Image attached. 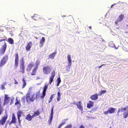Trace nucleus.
Returning a JSON list of instances; mask_svg holds the SVG:
<instances>
[{
    "label": "nucleus",
    "instance_id": "1",
    "mask_svg": "<svg viewBox=\"0 0 128 128\" xmlns=\"http://www.w3.org/2000/svg\"><path fill=\"white\" fill-rule=\"evenodd\" d=\"M31 92V89H30L26 95V100L28 103H30V102H33L36 99H37L39 96V92H37L33 94L31 97L30 95Z\"/></svg>",
    "mask_w": 128,
    "mask_h": 128
},
{
    "label": "nucleus",
    "instance_id": "2",
    "mask_svg": "<svg viewBox=\"0 0 128 128\" xmlns=\"http://www.w3.org/2000/svg\"><path fill=\"white\" fill-rule=\"evenodd\" d=\"M55 76V71L53 70L51 72V76L49 78V81L48 84L45 85L43 88L42 93V95L40 96L41 98H44L46 95V92L48 84L50 85L53 81L54 78Z\"/></svg>",
    "mask_w": 128,
    "mask_h": 128
},
{
    "label": "nucleus",
    "instance_id": "3",
    "mask_svg": "<svg viewBox=\"0 0 128 128\" xmlns=\"http://www.w3.org/2000/svg\"><path fill=\"white\" fill-rule=\"evenodd\" d=\"M8 59V55H5L1 59L0 61V67H2L4 66L7 62Z\"/></svg>",
    "mask_w": 128,
    "mask_h": 128
},
{
    "label": "nucleus",
    "instance_id": "4",
    "mask_svg": "<svg viewBox=\"0 0 128 128\" xmlns=\"http://www.w3.org/2000/svg\"><path fill=\"white\" fill-rule=\"evenodd\" d=\"M52 68L49 66H44L42 68V70L44 73L45 74H50L51 72Z\"/></svg>",
    "mask_w": 128,
    "mask_h": 128
},
{
    "label": "nucleus",
    "instance_id": "5",
    "mask_svg": "<svg viewBox=\"0 0 128 128\" xmlns=\"http://www.w3.org/2000/svg\"><path fill=\"white\" fill-rule=\"evenodd\" d=\"M8 118V115L7 114L3 116L0 120V126L4 125L6 122Z\"/></svg>",
    "mask_w": 128,
    "mask_h": 128
},
{
    "label": "nucleus",
    "instance_id": "6",
    "mask_svg": "<svg viewBox=\"0 0 128 128\" xmlns=\"http://www.w3.org/2000/svg\"><path fill=\"white\" fill-rule=\"evenodd\" d=\"M15 58L14 60V69H16L18 65L19 58L18 53L15 54Z\"/></svg>",
    "mask_w": 128,
    "mask_h": 128
},
{
    "label": "nucleus",
    "instance_id": "7",
    "mask_svg": "<svg viewBox=\"0 0 128 128\" xmlns=\"http://www.w3.org/2000/svg\"><path fill=\"white\" fill-rule=\"evenodd\" d=\"M115 111V108L111 107L108 108V110L105 111L104 114L105 115H107L108 114H112L114 113Z\"/></svg>",
    "mask_w": 128,
    "mask_h": 128
},
{
    "label": "nucleus",
    "instance_id": "8",
    "mask_svg": "<svg viewBox=\"0 0 128 128\" xmlns=\"http://www.w3.org/2000/svg\"><path fill=\"white\" fill-rule=\"evenodd\" d=\"M35 20H40L41 22H44L45 20L44 18H41L40 16L34 14L32 17Z\"/></svg>",
    "mask_w": 128,
    "mask_h": 128
},
{
    "label": "nucleus",
    "instance_id": "9",
    "mask_svg": "<svg viewBox=\"0 0 128 128\" xmlns=\"http://www.w3.org/2000/svg\"><path fill=\"white\" fill-rule=\"evenodd\" d=\"M4 99L3 105H4L8 104L10 101V98L8 96V95L6 94L4 95Z\"/></svg>",
    "mask_w": 128,
    "mask_h": 128
},
{
    "label": "nucleus",
    "instance_id": "10",
    "mask_svg": "<svg viewBox=\"0 0 128 128\" xmlns=\"http://www.w3.org/2000/svg\"><path fill=\"white\" fill-rule=\"evenodd\" d=\"M76 105L78 108L81 111L83 110V108L82 106V103L80 101L76 102Z\"/></svg>",
    "mask_w": 128,
    "mask_h": 128
},
{
    "label": "nucleus",
    "instance_id": "11",
    "mask_svg": "<svg viewBox=\"0 0 128 128\" xmlns=\"http://www.w3.org/2000/svg\"><path fill=\"white\" fill-rule=\"evenodd\" d=\"M32 42L31 41H30L27 43L26 46V49L27 52L30 51L32 46Z\"/></svg>",
    "mask_w": 128,
    "mask_h": 128
},
{
    "label": "nucleus",
    "instance_id": "12",
    "mask_svg": "<svg viewBox=\"0 0 128 128\" xmlns=\"http://www.w3.org/2000/svg\"><path fill=\"white\" fill-rule=\"evenodd\" d=\"M94 102L91 100H90L87 104V107L88 108H90L94 106Z\"/></svg>",
    "mask_w": 128,
    "mask_h": 128
},
{
    "label": "nucleus",
    "instance_id": "13",
    "mask_svg": "<svg viewBox=\"0 0 128 128\" xmlns=\"http://www.w3.org/2000/svg\"><path fill=\"white\" fill-rule=\"evenodd\" d=\"M98 94H96L91 96L90 97V99L92 100H96L98 98Z\"/></svg>",
    "mask_w": 128,
    "mask_h": 128
},
{
    "label": "nucleus",
    "instance_id": "14",
    "mask_svg": "<svg viewBox=\"0 0 128 128\" xmlns=\"http://www.w3.org/2000/svg\"><path fill=\"white\" fill-rule=\"evenodd\" d=\"M16 118L15 116L14 115V114H12V120L9 122L10 124H15L16 123Z\"/></svg>",
    "mask_w": 128,
    "mask_h": 128
},
{
    "label": "nucleus",
    "instance_id": "15",
    "mask_svg": "<svg viewBox=\"0 0 128 128\" xmlns=\"http://www.w3.org/2000/svg\"><path fill=\"white\" fill-rule=\"evenodd\" d=\"M67 59L68 61V65L69 66H71L72 64V61L71 60V57L70 55L69 54H68L67 55Z\"/></svg>",
    "mask_w": 128,
    "mask_h": 128
},
{
    "label": "nucleus",
    "instance_id": "16",
    "mask_svg": "<svg viewBox=\"0 0 128 128\" xmlns=\"http://www.w3.org/2000/svg\"><path fill=\"white\" fill-rule=\"evenodd\" d=\"M34 117L32 115L31 116L30 114H27L26 116L25 119L29 121H30L32 120V118Z\"/></svg>",
    "mask_w": 128,
    "mask_h": 128
},
{
    "label": "nucleus",
    "instance_id": "17",
    "mask_svg": "<svg viewBox=\"0 0 128 128\" xmlns=\"http://www.w3.org/2000/svg\"><path fill=\"white\" fill-rule=\"evenodd\" d=\"M25 66L24 65L20 64V70L19 72L24 73V69Z\"/></svg>",
    "mask_w": 128,
    "mask_h": 128
},
{
    "label": "nucleus",
    "instance_id": "18",
    "mask_svg": "<svg viewBox=\"0 0 128 128\" xmlns=\"http://www.w3.org/2000/svg\"><path fill=\"white\" fill-rule=\"evenodd\" d=\"M38 68V66H36L32 70V73H31V74L32 76L35 75L36 73V71Z\"/></svg>",
    "mask_w": 128,
    "mask_h": 128
},
{
    "label": "nucleus",
    "instance_id": "19",
    "mask_svg": "<svg viewBox=\"0 0 128 128\" xmlns=\"http://www.w3.org/2000/svg\"><path fill=\"white\" fill-rule=\"evenodd\" d=\"M40 112L38 110H37L36 111L34 112V114H32L34 117L38 116L39 115Z\"/></svg>",
    "mask_w": 128,
    "mask_h": 128
},
{
    "label": "nucleus",
    "instance_id": "20",
    "mask_svg": "<svg viewBox=\"0 0 128 128\" xmlns=\"http://www.w3.org/2000/svg\"><path fill=\"white\" fill-rule=\"evenodd\" d=\"M34 64L33 62H31L29 64L28 67L30 70L32 67L34 66Z\"/></svg>",
    "mask_w": 128,
    "mask_h": 128
},
{
    "label": "nucleus",
    "instance_id": "21",
    "mask_svg": "<svg viewBox=\"0 0 128 128\" xmlns=\"http://www.w3.org/2000/svg\"><path fill=\"white\" fill-rule=\"evenodd\" d=\"M16 102H15V104L16 105H19L20 106H21V104L20 100H19L17 98H16Z\"/></svg>",
    "mask_w": 128,
    "mask_h": 128
},
{
    "label": "nucleus",
    "instance_id": "22",
    "mask_svg": "<svg viewBox=\"0 0 128 128\" xmlns=\"http://www.w3.org/2000/svg\"><path fill=\"white\" fill-rule=\"evenodd\" d=\"M124 17V16L122 14H120L118 18L117 19L118 21H121L123 20Z\"/></svg>",
    "mask_w": 128,
    "mask_h": 128
},
{
    "label": "nucleus",
    "instance_id": "23",
    "mask_svg": "<svg viewBox=\"0 0 128 128\" xmlns=\"http://www.w3.org/2000/svg\"><path fill=\"white\" fill-rule=\"evenodd\" d=\"M45 40L44 37H42L40 41V44L42 46L45 42Z\"/></svg>",
    "mask_w": 128,
    "mask_h": 128
},
{
    "label": "nucleus",
    "instance_id": "24",
    "mask_svg": "<svg viewBox=\"0 0 128 128\" xmlns=\"http://www.w3.org/2000/svg\"><path fill=\"white\" fill-rule=\"evenodd\" d=\"M123 118H126L128 116V110L124 112L123 114Z\"/></svg>",
    "mask_w": 128,
    "mask_h": 128
},
{
    "label": "nucleus",
    "instance_id": "25",
    "mask_svg": "<svg viewBox=\"0 0 128 128\" xmlns=\"http://www.w3.org/2000/svg\"><path fill=\"white\" fill-rule=\"evenodd\" d=\"M22 112L21 110L18 111L17 112V115L18 118H20L22 114Z\"/></svg>",
    "mask_w": 128,
    "mask_h": 128
},
{
    "label": "nucleus",
    "instance_id": "26",
    "mask_svg": "<svg viewBox=\"0 0 128 128\" xmlns=\"http://www.w3.org/2000/svg\"><path fill=\"white\" fill-rule=\"evenodd\" d=\"M7 41L10 44H12L14 43L13 40L11 38H9L8 39Z\"/></svg>",
    "mask_w": 128,
    "mask_h": 128
},
{
    "label": "nucleus",
    "instance_id": "27",
    "mask_svg": "<svg viewBox=\"0 0 128 128\" xmlns=\"http://www.w3.org/2000/svg\"><path fill=\"white\" fill-rule=\"evenodd\" d=\"M56 54V52H54L49 55L50 58H51L53 59L55 56V55Z\"/></svg>",
    "mask_w": 128,
    "mask_h": 128
},
{
    "label": "nucleus",
    "instance_id": "28",
    "mask_svg": "<svg viewBox=\"0 0 128 128\" xmlns=\"http://www.w3.org/2000/svg\"><path fill=\"white\" fill-rule=\"evenodd\" d=\"M6 44L5 42H4V44L2 46V49L3 50H4L6 51Z\"/></svg>",
    "mask_w": 128,
    "mask_h": 128
},
{
    "label": "nucleus",
    "instance_id": "29",
    "mask_svg": "<svg viewBox=\"0 0 128 128\" xmlns=\"http://www.w3.org/2000/svg\"><path fill=\"white\" fill-rule=\"evenodd\" d=\"M58 97L57 98V100L58 101H59L60 99V94L59 92H58L57 93Z\"/></svg>",
    "mask_w": 128,
    "mask_h": 128
},
{
    "label": "nucleus",
    "instance_id": "30",
    "mask_svg": "<svg viewBox=\"0 0 128 128\" xmlns=\"http://www.w3.org/2000/svg\"><path fill=\"white\" fill-rule=\"evenodd\" d=\"M61 80L60 77H58V78L57 80V84L56 86H59L60 83L61 82Z\"/></svg>",
    "mask_w": 128,
    "mask_h": 128
},
{
    "label": "nucleus",
    "instance_id": "31",
    "mask_svg": "<svg viewBox=\"0 0 128 128\" xmlns=\"http://www.w3.org/2000/svg\"><path fill=\"white\" fill-rule=\"evenodd\" d=\"M22 81L23 82V84L22 86V88H24L26 86V82L24 78L22 80Z\"/></svg>",
    "mask_w": 128,
    "mask_h": 128
},
{
    "label": "nucleus",
    "instance_id": "32",
    "mask_svg": "<svg viewBox=\"0 0 128 128\" xmlns=\"http://www.w3.org/2000/svg\"><path fill=\"white\" fill-rule=\"evenodd\" d=\"M106 92L105 90H101L99 93V95L101 96L102 94H104Z\"/></svg>",
    "mask_w": 128,
    "mask_h": 128
},
{
    "label": "nucleus",
    "instance_id": "33",
    "mask_svg": "<svg viewBox=\"0 0 128 128\" xmlns=\"http://www.w3.org/2000/svg\"><path fill=\"white\" fill-rule=\"evenodd\" d=\"M5 51H6L2 49L0 50V56L3 55L5 53Z\"/></svg>",
    "mask_w": 128,
    "mask_h": 128
},
{
    "label": "nucleus",
    "instance_id": "34",
    "mask_svg": "<svg viewBox=\"0 0 128 128\" xmlns=\"http://www.w3.org/2000/svg\"><path fill=\"white\" fill-rule=\"evenodd\" d=\"M0 38H2V37H0ZM7 40V38L5 36H4V38H3V39L1 40H0V42L3 41H4V40Z\"/></svg>",
    "mask_w": 128,
    "mask_h": 128
},
{
    "label": "nucleus",
    "instance_id": "35",
    "mask_svg": "<svg viewBox=\"0 0 128 128\" xmlns=\"http://www.w3.org/2000/svg\"><path fill=\"white\" fill-rule=\"evenodd\" d=\"M21 101L22 102L23 104H24L25 103V97H22L21 98Z\"/></svg>",
    "mask_w": 128,
    "mask_h": 128
},
{
    "label": "nucleus",
    "instance_id": "36",
    "mask_svg": "<svg viewBox=\"0 0 128 128\" xmlns=\"http://www.w3.org/2000/svg\"><path fill=\"white\" fill-rule=\"evenodd\" d=\"M24 58H22L21 59V62L20 64L24 65Z\"/></svg>",
    "mask_w": 128,
    "mask_h": 128
},
{
    "label": "nucleus",
    "instance_id": "37",
    "mask_svg": "<svg viewBox=\"0 0 128 128\" xmlns=\"http://www.w3.org/2000/svg\"><path fill=\"white\" fill-rule=\"evenodd\" d=\"M3 110V109L2 108V107L1 105V99L0 98V111L2 112Z\"/></svg>",
    "mask_w": 128,
    "mask_h": 128
},
{
    "label": "nucleus",
    "instance_id": "38",
    "mask_svg": "<svg viewBox=\"0 0 128 128\" xmlns=\"http://www.w3.org/2000/svg\"><path fill=\"white\" fill-rule=\"evenodd\" d=\"M54 108V107L53 106L52 107L50 116H53Z\"/></svg>",
    "mask_w": 128,
    "mask_h": 128
},
{
    "label": "nucleus",
    "instance_id": "39",
    "mask_svg": "<svg viewBox=\"0 0 128 128\" xmlns=\"http://www.w3.org/2000/svg\"><path fill=\"white\" fill-rule=\"evenodd\" d=\"M66 123V122H63L61 124L58 126V128H60L62 126Z\"/></svg>",
    "mask_w": 128,
    "mask_h": 128
},
{
    "label": "nucleus",
    "instance_id": "40",
    "mask_svg": "<svg viewBox=\"0 0 128 128\" xmlns=\"http://www.w3.org/2000/svg\"><path fill=\"white\" fill-rule=\"evenodd\" d=\"M72 126V125L70 124L67 125L64 128H71Z\"/></svg>",
    "mask_w": 128,
    "mask_h": 128
},
{
    "label": "nucleus",
    "instance_id": "41",
    "mask_svg": "<svg viewBox=\"0 0 128 128\" xmlns=\"http://www.w3.org/2000/svg\"><path fill=\"white\" fill-rule=\"evenodd\" d=\"M0 89L2 90H4L5 89L4 86L3 84H2L1 85L0 87Z\"/></svg>",
    "mask_w": 128,
    "mask_h": 128
},
{
    "label": "nucleus",
    "instance_id": "42",
    "mask_svg": "<svg viewBox=\"0 0 128 128\" xmlns=\"http://www.w3.org/2000/svg\"><path fill=\"white\" fill-rule=\"evenodd\" d=\"M53 116H50V118L49 120V122H52V120L53 118Z\"/></svg>",
    "mask_w": 128,
    "mask_h": 128
},
{
    "label": "nucleus",
    "instance_id": "43",
    "mask_svg": "<svg viewBox=\"0 0 128 128\" xmlns=\"http://www.w3.org/2000/svg\"><path fill=\"white\" fill-rule=\"evenodd\" d=\"M126 110V108L124 107V108H121V110L122 112H123L124 110Z\"/></svg>",
    "mask_w": 128,
    "mask_h": 128
},
{
    "label": "nucleus",
    "instance_id": "44",
    "mask_svg": "<svg viewBox=\"0 0 128 128\" xmlns=\"http://www.w3.org/2000/svg\"><path fill=\"white\" fill-rule=\"evenodd\" d=\"M14 99L13 98V99H11L10 100V104L11 105L12 104H13L14 103Z\"/></svg>",
    "mask_w": 128,
    "mask_h": 128
},
{
    "label": "nucleus",
    "instance_id": "45",
    "mask_svg": "<svg viewBox=\"0 0 128 128\" xmlns=\"http://www.w3.org/2000/svg\"><path fill=\"white\" fill-rule=\"evenodd\" d=\"M52 98L50 96V99H49V100H48V102L49 103H50L51 102L52 100Z\"/></svg>",
    "mask_w": 128,
    "mask_h": 128
},
{
    "label": "nucleus",
    "instance_id": "46",
    "mask_svg": "<svg viewBox=\"0 0 128 128\" xmlns=\"http://www.w3.org/2000/svg\"><path fill=\"white\" fill-rule=\"evenodd\" d=\"M120 108H119L118 109V111L117 113V115L118 116H119V114H118V113L119 112H120Z\"/></svg>",
    "mask_w": 128,
    "mask_h": 128
},
{
    "label": "nucleus",
    "instance_id": "47",
    "mask_svg": "<svg viewBox=\"0 0 128 128\" xmlns=\"http://www.w3.org/2000/svg\"><path fill=\"white\" fill-rule=\"evenodd\" d=\"M84 128V126L82 124L79 127V128Z\"/></svg>",
    "mask_w": 128,
    "mask_h": 128
},
{
    "label": "nucleus",
    "instance_id": "48",
    "mask_svg": "<svg viewBox=\"0 0 128 128\" xmlns=\"http://www.w3.org/2000/svg\"><path fill=\"white\" fill-rule=\"evenodd\" d=\"M18 122L19 123V124H20L21 123V120H20V118H18Z\"/></svg>",
    "mask_w": 128,
    "mask_h": 128
},
{
    "label": "nucleus",
    "instance_id": "49",
    "mask_svg": "<svg viewBox=\"0 0 128 128\" xmlns=\"http://www.w3.org/2000/svg\"><path fill=\"white\" fill-rule=\"evenodd\" d=\"M118 20L117 19L116 20V22H115V24H116V25H117V24H118V22H120V21H118Z\"/></svg>",
    "mask_w": 128,
    "mask_h": 128
},
{
    "label": "nucleus",
    "instance_id": "50",
    "mask_svg": "<svg viewBox=\"0 0 128 128\" xmlns=\"http://www.w3.org/2000/svg\"><path fill=\"white\" fill-rule=\"evenodd\" d=\"M104 64H102V65H101V66H99L98 67V68H100L102 66H104Z\"/></svg>",
    "mask_w": 128,
    "mask_h": 128
},
{
    "label": "nucleus",
    "instance_id": "51",
    "mask_svg": "<svg viewBox=\"0 0 128 128\" xmlns=\"http://www.w3.org/2000/svg\"><path fill=\"white\" fill-rule=\"evenodd\" d=\"M55 95V94H52L50 96L52 98H53L54 97V96Z\"/></svg>",
    "mask_w": 128,
    "mask_h": 128
},
{
    "label": "nucleus",
    "instance_id": "52",
    "mask_svg": "<svg viewBox=\"0 0 128 128\" xmlns=\"http://www.w3.org/2000/svg\"><path fill=\"white\" fill-rule=\"evenodd\" d=\"M18 83V82L17 81H16L15 80V82H14V84H17Z\"/></svg>",
    "mask_w": 128,
    "mask_h": 128
},
{
    "label": "nucleus",
    "instance_id": "53",
    "mask_svg": "<svg viewBox=\"0 0 128 128\" xmlns=\"http://www.w3.org/2000/svg\"><path fill=\"white\" fill-rule=\"evenodd\" d=\"M40 78V77H37V78H36V80H38V79H39Z\"/></svg>",
    "mask_w": 128,
    "mask_h": 128
},
{
    "label": "nucleus",
    "instance_id": "54",
    "mask_svg": "<svg viewBox=\"0 0 128 128\" xmlns=\"http://www.w3.org/2000/svg\"><path fill=\"white\" fill-rule=\"evenodd\" d=\"M66 15H63L62 16L63 17H66Z\"/></svg>",
    "mask_w": 128,
    "mask_h": 128
},
{
    "label": "nucleus",
    "instance_id": "55",
    "mask_svg": "<svg viewBox=\"0 0 128 128\" xmlns=\"http://www.w3.org/2000/svg\"><path fill=\"white\" fill-rule=\"evenodd\" d=\"M76 104V102H74L73 103V104Z\"/></svg>",
    "mask_w": 128,
    "mask_h": 128
},
{
    "label": "nucleus",
    "instance_id": "56",
    "mask_svg": "<svg viewBox=\"0 0 128 128\" xmlns=\"http://www.w3.org/2000/svg\"><path fill=\"white\" fill-rule=\"evenodd\" d=\"M89 28H90L91 29H92V28H91L92 27H91V26H90L89 27Z\"/></svg>",
    "mask_w": 128,
    "mask_h": 128
},
{
    "label": "nucleus",
    "instance_id": "57",
    "mask_svg": "<svg viewBox=\"0 0 128 128\" xmlns=\"http://www.w3.org/2000/svg\"><path fill=\"white\" fill-rule=\"evenodd\" d=\"M115 48H116V49H118V48H116V47H115Z\"/></svg>",
    "mask_w": 128,
    "mask_h": 128
},
{
    "label": "nucleus",
    "instance_id": "58",
    "mask_svg": "<svg viewBox=\"0 0 128 128\" xmlns=\"http://www.w3.org/2000/svg\"><path fill=\"white\" fill-rule=\"evenodd\" d=\"M114 4H112V5H111V7H112V6L113 5H114Z\"/></svg>",
    "mask_w": 128,
    "mask_h": 128
},
{
    "label": "nucleus",
    "instance_id": "59",
    "mask_svg": "<svg viewBox=\"0 0 128 128\" xmlns=\"http://www.w3.org/2000/svg\"><path fill=\"white\" fill-rule=\"evenodd\" d=\"M1 112H2L1 111H0V114H1Z\"/></svg>",
    "mask_w": 128,
    "mask_h": 128
},
{
    "label": "nucleus",
    "instance_id": "60",
    "mask_svg": "<svg viewBox=\"0 0 128 128\" xmlns=\"http://www.w3.org/2000/svg\"><path fill=\"white\" fill-rule=\"evenodd\" d=\"M35 38H38L37 37H35Z\"/></svg>",
    "mask_w": 128,
    "mask_h": 128
},
{
    "label": "nucleus",
    "instance_id": "61",
    "mask_svg": "<svg viewBox=\"0 0 128 128\" xmlns=\"http://www.w3.org/2000/svg\"><path fill=\"white\" fill-rule=\"evenodd\" d=\"M110 128H112V127H111V126H110Z\"/></svg>",
    "mask_w": 128,
    "mask_h": 128
}]
</instances>
